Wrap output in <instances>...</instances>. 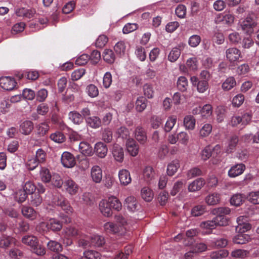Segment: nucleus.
<instances>
[{
    "label": "nucleus",
    "instance_id": "1",
    "mask_svg": "<svg viewBox=\"0 0 259 259\" xmlns=\"http://www.w3.org/2000/svg\"><path fill=\"white\" fill-rule=\"evenodd\" d=\"M22 242L29 246L32 251L38 255L45 254L46 252L44 247L40 245L38 243L37 239L36 237L32 235H26L22 238Z\"/></svg>",
    "mask_w": 259,
    "mask_h": 259
},
{
    "label": "nucleus",
    "instance_id": "2",
    "mask_svg": "<svg viewBox=\"0 0 259 259\" xmlns=\"http://www.w3.org/2000/svg\"><path fill=\"white\" fill-rule=\"evenodd\" d=\"M15 79L10 76H4L0 78V87L6 91H12L16 86Z\"/></svg>",
    "mask_w": 259,
    "mask_h": 259
},
{
    "label": "nucleus",
    "instance_id": "3",
    "mask_svg": "<svg viewBox=\"0 0 259 259\" xmlns=\"http://www.w3.org/2000/svg\"><path fill=\"white\" fill-rule=\"evenodd\" d=\"M227 60L232 64H234L241 57V52L236 48H230L226 51Z\"/></svg>",
    "mask_w": 259,
    "mask_h": 259
},
{
    "label": "nucleus",
    "instance_id": "4",
    "mask_svg": "<svg viewBox=\"0 0 259 259\" xmlns=\"http://www.w3.org/2000/svg\"><path fill=\"white\" fill-rule=\"evenodd\" d=\"M124 205L127 210L131 212H135L139 210L140 205L137 198L134 196L127 197L124 201Z\"/></svg>",
    "mask_w": 259,
    "mask_h": 259
},
{
    "label": "nucleus",
    "instance_id": "5",
    "mask_svg": "<svg viewBox=\"0 0 259 259\" xmlns=\"http://www.w3.org/2000/svg\"><path fill=\"white\" fill-rule=\"evenodd\" d=\"M257 24L255 20L250 17H247L242 22L241 28L242 30L247 34H251L253 32V28Z\"/></svg>",
    "mask_w": 259,
    "mask_h": 259
},
{
    "label": "nucleus",
    "instance_id": "6",
    "mask_svg": "<svg viewBox=\"0 0 259 259\" xmlns=\"http://www.w3.org/2000/svg\"><path fill=\"white\" fill-rule=\"evenodd\" d=\"M61 160L63 165L66 168L73 167L76 163L74 157L71 153L68 152L63 153Z\"/></svg>",
    "mask_w": 259,
    "mask_h": 259
},
{
    "label": "nucleus",
    "instance_id": "7",
    "mask_svg": "<svg viewBox=\"0 0 259 259\" xmlns=\"http://www.w3.org/2000/svg\"><path fill=\"white\" fill-rule=\"evenodd\" d=\"M90 177L94 183L97 184L101 183L103 178L102 168L97 165L92 166L90 170Z\"/></svg>",
    "mask_w": 259,
    "mask_h": 259
},
{
    "label": "nucleus",
    "instance_id": "8",
    "mask_svg": "<svg viewBox=\"0 0 259 259\" xmlns=\"http://www.w3.org/2000/svg\"><path fill=\"white\" fill-rule=\"evenodd\" d=\"M16 14L17 16L22 17L25 20H29L35 16L36 11L33 9L21 8L17 9Z\"/></svg>",
    "mask_w": 259,
    "mask_h": 259
},
{
    "label": "nucleus",
    "instance_id": "9",
    "mask_svg": "<svg viewBox=\"0 0 259 259\" xmlns=\"http://www.w3.org/2000/svg\"><path fill=\"white\" fill-rule=\"evenodd\" d=\"M64 188L67 193L71 195H75L78 190V186L72 179L68 178L64 182Z\"/></svg>",
    "mask_w": 259,
    "mask_h": 259
},
{
    "label": "nucleus",
    "instance_id": "10",
    "mask_svg": "<svg viewBox=\"0 0 259 259\" xmlns=\"http://www.w3.org/2000/svg\"><path fill=\"white\" fill-rule=\"evenodd\" d=\"M115 220L119 228H122V231L120 232L121 234H123L124 231L129 230L132 226L131 222L127 220L122 215H117L115 216Z\"/></svg>",
    "mask_w": 259,
    "mask_h": 259
},
{
    "label": "nucleus",
    "instance_id": "11",
    "mask_svg": "<svg viewBox=\"0 0 259 259\" xmlns=\"http://www.w3.org/2000/svg\"><path fill=\"white\" fill-rule=\"evenodd\" d=\"M99 208L100 212L105 217L112 216L113 212L106 199L101 200L99 203Z\"/></svg>",
    "mask_w": 259,
    "mask_h": 259
},
{
    "label": "nucleus",
    "instance_id": "12",
    "mask_svg": "<svg viewBox=\"0 0 259 259\" xmlns=\"http://www.w3.org/2000/svg\"><path fill=\"white\" fill-rule=\"evenodd\" d=\"M126 148L129 154L133 157L139 153V146L133 139H128L126 142Z\"/></svg>",
    "mask_w": 259,
    "mask_h": 259
},
{
    "label": "nucleus",
    "instance_id": "13",
    "mask_svg": "<svg viewBox=\"0 0 259 259\" xmlns=\"http://www.w3.org/2000/svg\"><path fill=\"white\" fill-rule=\"evenodd\" d=\"M135 137L141 144L146 143L147 140V134L145 129L141 126L136 127L134 132Z\"/></svg>",
    "mask_w": 259,
    "mask_h": 259
},
{
    "label": "nucleus",
    "instance_id": "14",
    "mask_svg": "<svg viewBox=\"0 0 259 259\" xmlns=\"http://www.w3.org/2000/svg\"><path fill=\"white\" fill-rule=\"evenodd\" d=\"M245 169L244 164L239 163L232 166L228 171V176L230 178H235L241 175Z\"/></svg>",
    "mask_w": 259,
    "mask_h": 259
},
{
    "label": "nucleus",
    "instance_id": "15",
    "mask_svg": "<svg viewBox=\"0 0 259 259\" xmlns=\"http://www.w3.org/2000/svg\"><path fill=\"white\" fill-rule=\"evenodd\" d=\"M112 154L115 160L121 162L124 159V151L123 148L118 144H114L112 149Z\"/></svg>",
    "mask_w": 259,
    "mask_h": 259
},
{
    "label": "nucleus",
    "instance_id": "16",
    "mask_svg": "<svg viewBox=\"0 0 259 259\" xmlns=\"http://www.w3.org/2000/svg\"><path fill=\"white\" fill-rule=\"evenodd\" d=\"M143 178L148 184H150L154 180L157 176L155 171L151 166H146L143 170Z\"/></svg>",
    "mask_w": 259,
    "mask_h": 259
},
{
    "label": "nucleus",
    "instance_id": "17",
    "mask_svg": "<svg viewBox=\"0 0 259 259\" xmlns=\"http://www.w3.org/2000/svg\"><path fill=\"white\" fill-rule=\"evenodd\" d=\"M205 184V182L203 179H197L189 184L188 191L191 192L199 191L204 186Z\"/></svg>",
    "mask_w": 259,
    "mask_h": 259
},
{
    "label": "nucleus",
    "instance_id": "18",
    "mask_svg": "<svg viewBox=\"0 0 259 259\" xmlns=\"http://www.w3.org/2000/svg\"><path fill=\"white\" fill-rule=\"evenodd\" d=\"M104 231L109 234H116L119 233L121 234L122 228H119L118 226L112 222H108L105 223L103 225Z\"/></svg>",
    "mask_w": 259,
    "mask_h": 259
},
{
    "label": "nucleus",
    "instance_id": "19",
    "mask_svg": "<svg viewBox=\"0 0 259 259\" xmlns=\"http://www.w3.org/2000/svg\"><path fill=\"white\" fill-rule=\"evenodd\" d=\"M118 177L120 184L123 186L128 185L132 181L130 172L125 169L119 171Z\"/></svg>",
    "mask_w": 259,
    "mask_h": 259
},
{
    "label": "nucleus",
    "instance_id": "20",
    "mask_svg": "<svg viewBox=\"0 0 259 259\" xmlns=\"http://www.w3.org/2000/svg\"><path fill=\"white\" fill-rule=\"evenodd\" d=\"M55 204L60 206L68 214L71 213L73 211V208L68 201L62 197L59 198L57 201L55 200Z\"/></svg>",
    "mask_w": 259,
    "mask_h": 259
},
{
    "label": "nucleus",
    "instance_id": "21",
    "mask_svg": "<svg viewBox=\"0 0 259 259\" xmlns=\"http://www.w3.org/2000/svg\"><path fill=\"white\" fill-rule=\"evenodd\" d=\"M94 150L96 154L100 158H104L108 152V148L106 145L102 142H98L95 144Z\"/></svg>",
    "mask_w": 259,
    "mask_h": 259
},
{
    "label": "nucleus",
    "instance_id": "22",
    "mask_svg": "<svg viewBox=\"0 0 259 259\" xmlns=\"http://www.w3.org/2000/svg\"><path fill=\"white\" fill-rule=\"evenodd\" d=\"M111 208L116 211H120L122 209V204L120 200L115 196H111L106 198Z\"/></svg>",
    "mask_w": 259,
    "mask_h": 259
},
{
    "label": "nucleus",
    "instance_id": "23",
    "mask_svg": "<svg viewBox=\"0 0 259 259\" xmlns=\"http://www.w3.org/2000/svg\"><path fill=\"white\" fill-rule=\"evenodd\" d=\"M183 123L186 130L193 131L195 128L196 119L192 115H186L184 118Z\"/></svg>",
    "mask_w": 259,
    "mask_h": 259
},
{
    "label": "nucleus",
    "instance_id": "24",
    "mask_svg": "<svg viewBox=\"0 0 259 259\" xmlns=\"http://www.w3.org/2000/svg\"><path fill=\"white\" fill-rule=\"evenodd\" d=\"M69 119L74 124L79 125L83 123V117L79 112L73 111L68 113Z\"/></svg>",
    "mask_w": 259,
    "mask_h": 259
},
{
    "label": "nucleus",
    "instance_id": "25",
    "mask_svg": "<svg viewBox=\"0 0 259 259\" xmlns=\"http://www.w3.org/2000/svg\"><path fill=\"white\" fill-rule=\"evenodd\" d=\"M180 166L179 160L175 159L169 162L167 166L166 173L169 176H174Z\"/></svg>",
    "mask_w": 259,
    "mask_h": 259
},
{
    "label": "nucleus",
    "instance_id": "26",
    "mask_svg": "<svg viewBox=\"0 0 259 259\" xmlns=\"http://www.w3.org/2000/svg\"><path fill=\"white\" fill-rule=\"evenodd\" d=\"M141 196L145 201L150 202L153 198V192L149 187H144L141 190Z\"/></svg>",
    "mask_w": 259,
    "mask_h": 259
},
{
    "label": "nucleus",
    "instance_id": "27",
    "mask_svg": "<svg viewBox=\"0 0 259 259\" xmlns=\"http://www.w3.org/2000/svg\"><path fill=\"white\" fill-rule=\"evenodd\" d=\"M79 150L82 154L85 156H90L93 154V149L91 145L86 142H81L79 145Z\"/></svg>",
    "mask_w": 259,
    "mask_h": 259
},
{
    "label": "nucleus",
    "instance_id": "28",
    "mask_svg": "<svg viewBox=\"0 0 259 259\" xmlns=\"http://www.w3.org/2000/svg\"><path fill=\"white\" fill-rule=\"evenodd\" d=\"M21 211L22 214L30 220H34L36 218L37 213L36 211L29 206H23Z\"/></svg>",
    "mask_w": 259,
    "mask_h": 259
},
{
    "label": "nucleus",
    "instance_id": "29",
    "mask_svg": "<svg viewBox=\"0 0 259 259\" xmlns=\"http://www.w3.org/2000/svg\"><path fill=\"white\" fill-rule=\"evenodd\" d=\"M251 237L248 234L244 233H238L233 238V242L235 244H243L249 242Z\"/></svg>",
    "mask_w": 259,
    "mask_h": 259
},
{
    "label": "nucleus",
    "instance_id": "30",
    "mask_svg": "<svg viewBox=\"0 0 259 259\" xmlns=\"http://www.w3.org/2000/svg\"><path fill=\"white\" fill-rule=\"evenodd\" d=\"M236 85V81L234 77L230 76L222 83V88L224 91H229L234 88Z\"/></svg>",
    "mask_w": 259,
    "mask_h": 259
},
{
    "label": "nucleus",
    "instance_id": "31",
    "mask_svg": "<svg viewBox=\"0 0 259 259\" xmlns=\"http://www.w3.org/2000/svg\"><path fill=\"white\" fill-rule=\"evenodd\" d=\"M212 107L210 104H205L201 107L200 116L202 119L209 118L212 114Z\"/></svg>",
    "mask_w": 259,
    "mask_h": 259
},
{
    "label": "nucleus",
    "instance_id": "32",
    "mask_svg": "<svg viewBox=\"0 0 259 259\" xmlns=\"http://www.w3.org/2000/svg\"><path fill=\"white\" fill-rule=\"evenodd\" d=\"M220 194L217 193H213L207 195L205 200L208 205H214L220 202Z\"/></svg>",
    "mask_w": 259,
    "mask_h": 259
},
{
    "label": "nucleus",
    "instance_id": "33",
    "mask_svg": "<svg viewBox=\"0 0 259 259\" xmlns=\"http://www.w3.org/2000/svg\"><path fill=\"white\" fill-rule=\"evenodd\" d=\"M33 128V123L30 121H25L20 125V131L24 135H29Z\"/></svg>",
    "mask_w": 259,
    "mask_h": 259
},
{
    "label": "nucleus",
    "instance_id": "34",
    "mask_svg": "<svg viewBox=\"0 0 259 259\" xmlns=\"http://www.w3.org/2000/svg\"><path fill=\"white\" fill-rule=\"evenodd\" d=\"M182 47H184V46L180 45L179 47L174 48L170 51L168 55V60L169 61L174 62L177 60L180 56Z\"/></svg>",
    "mask_w": 259,
    "mask_h": 259
},
{
    "label": "nucleus",
    "instance_id": "35",
    "mask_svg": "<svg viewBox=\"0 0 259 259\" xmlns=\"http://www.w3.org/2000/svg\"><path fill=\"white\" fill-rule=\"evenodd\" d=\"M186 183V180H179L175 182L170 190V194L172 196H176L182 189Z\"/></svg>",
    "mask_w": 259,
    "mask_h": 259
},
{
    "label": "nucleus",
    "instance_id": "36",
    "mask_svg": "<svg viewBox=\"0 0 259 259\" xmlns=\"http://www.w3.org/2000/svg\"><path fill=\"white\" fill-rule=\"evenodd\" d=\"M115 135L118 138H121L123 140H126V141L128 139H131L130 138V131L125 126H121L118 128L116 131Z\"/></svg>",
    "mask_w": 259,
    "mask_h": 259
},
{
    "label": "nucleus",
    "instance_id": "37",
    "mask_svg": "<svg viewBox=\"0 0 259 259\" xmlns=\"http://www.w3.org/2000/svg\"><path fill=\"white\" fill-rule=\"evenodd\" d=\"M78 246L84 248L89 247L92 246V242L91 239V236L88 235H81L78 240Z\"/></svg>",
    "mask_w": 259,
    "mask_h": 259
},
{
    "label": "nucleus",
    "instance_id": "38",
    "mask_svg": "<svg viewBox=\"0 0 259 259\" xmlns=\"http://www.w3.org/2000/svg\"><path fill=\"white\" fill-rule=\"evenodd\" d=\"M62 234L66 237H74L79 234L78 230L73 226H68L65 228L62 231Z\"/></svg>",
    "mask_w": 259,
    "mask_h": 259
},
{
    "label": "nucleus",
    "instance_id": "39",
    "mask_svg": "<svg viewBox=\"0 0 259 259\" xmlns=\"http://www.w3.org/2000/svg\"><path fill=\"white\" fill-rule=\"evenodd\" d=\"M249 252L248 250L241 249H237L233 250L231 253V256L236 258H244L247 257Z\"/></svg>",
    "mask_w": 259,
    "mask_h": 259
},
{
    "label": "nucleus",
    "instance_id": "40",
    "mask_svg": "<svg viewBox=\"0 0 259 259\" xmlns=\"http://www.w3.org/2000/svg\"><path fill=\"white\" fill-rule=\"evenodd\" d=\"M100 254L93 250H87L83 252V255L79 259H100Z\"/></svg>",
    "mask_w": 259,
    "mask_h": 259
},
{
    "label": "nucleus",
    "instance_id": "41",
    "mask_svg": "<svg viewBox=\"0 0 259 259\" xmlns=\"http://www.w3.org/2000/svg\"><path fill=\"white\" fill-rule=\"evenodd\" d=\"M245 197L243 194L237 193L233 195L230 199V203L232 205L238 206L242 204Z\"/></svg>",
    "mask_w": 259,
    "mask_h": 259
},
{
    "label": "nucleus",
    "instance_id": "42",
    "mask_svg": "<svg viewBox=\"0 0 259 259\" xmlns=\"http://www.w3.org/2000/svg\"><path fill=\"white\" fill-rule=\"evenodd\" d=\"M186 67L190 71H197L198 69V62L197 58L192 57L188 59L186 61Z\"/></svg>",
    "mask_w": 259,
    "mask_h": 259
},
{
    "label": "nucleus",
    "instance_id": "43",
    "mask_svg": "<svg viewBox=\"0 0 259 259\" xmlns=\"http://www.w3.org/2000/svg\"><path fill=\"white\" fill-rule=\"evenodd\" d=\"M177 117L175 115L169 116L165 124L164 130L165 132H169L171 131L177 122Z\"/></svg>",
    "mask_w": 259,
    "mask_h": 259
},
{
    "label": "nucleus",
    "instance_id": "44",
    "mask_svg": "<svg viewBox=\"0 0 259 259\" xmlns=\"http://www.w3.org/2000/svg\"><path fill=\"white\" fill-rule=\"evenodd\" d=\"M39 176L41 181L44 183L50 182L52 175L50 170L46 167H41L39 171Z\"/></svg>",
    "mask_w": 259,
    "mask_h": 259
},
{
    "label": "nucleus",
    "instance_id": "45",
    "mask_svg": "<svg viewBox=\"0 0 259 259\" xmlns=\"http://www.w3.org/2000/svg\"><path fill=\"white\" fill-rule=\"evenodd\" d=\"M103 57L105 61L108 63H113L115 60V56L111 50L106 49L103 53Z\"/></svg>",
    "mask_w": 259,
    "mask_h": 259
},
{
    "label": "nucleus",
    "instance_id": "46",
    "mask_svg": "<svg viewBox=\"0 0 259 259\" xmlns=\"http://www.w3.org/2000/svg\"><path fill=\"white\" fill-rule=\"evenodd\" d=\"M86 122L88 125L94 128L99 127L101 124L100 119L97 116H92L87 118L86 119Z\"/></svg>",
    "mask_w": 259,
    "mask_h": 259
},
{
    "label": "nucleus",
    "instance_id": "47",
    "mask_svg": "<svg viewBox=\"0 0 259 259\" xmlns=\"http://www.w3.org/2000/svg\"><path fill=\"white\" fill-rule=\"evenodd\" d=\"M238 142V137L236 136H232L228 142V146L226 149V152H233L235 150Z\"/></svg>",
    "mask_w": 259,
    "mask_h": 259
},
{
    "label": "nucleus",
    "instance_id": "48",
    "mask_svg": "<svg viewBox=\"0 0 259 259\" xmlns=\"http://www.w3.org/2000/svg\"><path fill=\"white\" fill-rule=\"evenodd\" d=\"M229 255V251L223 249L211 252L210 257L211 259H222L227 257Z\"/></svg>",
    "mask_w": 259,
    "mask_h": 259
},
{
    "label": "nucleus",
    "instance_id": "49",
    "mask_svg": "<svg viewBox=\"0 0 259 259\" xmlns=\"http://www.w3.org/2000/svg\"><path fill=\"white\" fill-rule=\"evenodd\" d=\"M14 241V239L10 236L2 235L0 236V247L6 248Z\"/></svg>",
    "mask_w": 259,
    "mask_h": 259
},
{
    "label": "nucleus",
    "instance_id": "50",
    "mask_svg": "<svg viewBox=\"0 0 259 259\" xmlns=\"http://www.w3.org/2000/svg\"><path fill=\"white\" fill-rule=\"evenodd\" d=\"M50 138L52 141L57 143H62L66 140L64 135L60 132H56L51 134Z\"/></svg>",
    "mask_w": 259,
    "mask_h": 259
},
{
    "label": "nucleus",
    "instance_id": "51",
    "mask_svg": "<svg viewBox=\"0 0 259 259\" xmlns=\"http://www.w3.org/2000/svg\"><path fill=\"white\" fill-rule=\"evenodd\" d=\"M14 195L16 201L22 203L26 199L28 195L23 189H19L15 192Z\"/></svg>",
    "mask_w": 259,
    "mask_h": 259
},
{
    "label": "nucleus",
    "instance_id": "52",
    "mask_svg": "<svg viewBox=\"0 0 259 259\" xmlns=\"http://www.w3.org/2000/svg\"><path fill=\"white\" fill-rule=\"evenodd\" d=\"M114 49L117 55L123 56L126 51V46L124 41H120L114 46Z\"/></svg>",
    "mask_w": 259,
    "mask_h": 259
},
{
    "label": "nucleus",
    "instance_id": "53",
    "mask_svg": "<svg viewBox=\"0 0 259 259\" xmlns=\"http://www.w3.org/2000/svg\"><path fill=\"white\" fill-rule=\"evenodd\" d=\"M147 107L146 100L142 97H139L136 102V108L137 111L141 112Z\"/></svg>",
    "mask_w": 259,
    "mask_h": 259
},
{
    "label": "nucleus",
    "instance_id": "54",
    "mask_svg": "<svg viewBox=\"0 0 259 259\" xmlns=\"http://www.w3.org/2000/svg\"><path fill=\"white\" fill-rule=\"evenodd\" d=\"M91 239L92 242V246L100 247L105 243L104 238L100 235H93L91 236Z\"/></svg>",
    "mask_w": 259,
    "mask_h": 259
},
{
    "label": "nucleus",
    "instance_id": "55",
    "mask_svg": "<svg viewBox=\"0 0 259 259\" xmlns=\"http://www.w3.org/2000/svg\"><path fill=\"white\" fill-rule=\"evenodd\" d=\"M143 92L144 95L149 99L154 97V91L153 87L151 84L146 83L143 85Z\"/></svg>",
    "mask_w": 259,
    "mask_h": 259
},
{
    "label": "nucleus",
    "instance_id": "56",
    "mask_svg": "<svg viewBox=\"0 0 259 259\" xmlns=\"http://www.w3.org/2000/svg\"><path fill=\"white\" fill-rule=\"evenodd\" d=\"M50 182L53 186L57 188H61L64 183L61 176L58 174H54L52 175Z\"/></svg>",
    "mask_w": 259,
    "mask_h": 259
},
{
    "label": "nucleus",
    "instance_id": "57",
    "mask_svg": "<svg viewBox=\"0 0 259 259\" xmlns=\"http://www.w3.org/2000/svg\"><path fill=\"white\" fill-rule=\"evenodd\" d=\"M206 211V206L203 205H198L194 206L191 210V214L194 217H198L202 215Z\"/></svg>",
    "mask_w": 259,
    "mask_h": 259
},
{
    "label": "nucleus",
    "instance_id": "58",
    "mask_svg": "<svg viewBox=\"0 0 259 259\" xmlns=\"http://www.w3.org/2000/svg\"><path fill=\"white\" fill-rule=\"evenodd\" d=\"M220 21H222L225 24L230 25L234 22V16L229 12H225L222 15V17Z\"/></svg>",
    "mask_w": 259,
    "mask_h": 259
},
{
    "label": "nucleus",
    "instance_id": "59",
    "mask_svg": "<svg viewBox=\"0 0 259 259\" xmlns=\"http://www.w3.org/2000/svg\"><path fill=\"white\" fill-rule=\"evenodd\" d=\"M212 125L210 124H204L200 130V136L201 137H206L208 136L212 131Z\"/></svg>",
    "mask_w": 259,
    "mask_h": 259
},
{
    "label": "nucleus",
    "instance_id": "60",
    "mask_svg": "<svg viewBox=\"0 0 259 259\" xmlns=\"http://www.w3.org/2000/svg\"><path fill=\"white\" fill-rule=\"evenodd\" d=\"M62 228L61 223L55 219H51L50 220L49 223V229L53 231H60Z\"/></svg>",
    "mask_w": 259,
    "mask_h": 259
},
{
    "label": "nucleus",
    "instance_id": "61",
    "mask_svg": "<svg viewBox=\"0 0 259 259\" xmlns=\"http://www.w3.org/2000/svg\"><path fill=\"white\" fill-rule=\"evenodd\" d=\"M188 80L185 76H180L177 81V87L179 90L184 92L188 87Z\"/></svg>",
    "mask_w": 259,
    "mask_h": 259
},
{
    "label": "nucleus",
    "instance_id": "62",
    "mask_svg": "<svg viewBox=\"0 0 259 259\" xmlns=\"http://www.w3.org/2000/svg\"><path fill=\"white\" fill-rule=\"evenodd\" d=\"M47 245L49 249L54 252H58L62 250V246L61 244L55 241H49Z\"/></svg>",
    "mask_w": 259,
    "mask_h": 259
},
{
    "label": "nucleus",
    "instance_id": "63",
    "mask_svg": "<svg viewBox=\"0 0 259 259\" xmlns=\"http://www.w3.org/2000/svg\"><path fill=\"white\" fill-rule=\"evenodd\" d=\"M244 101V97L241 94H237L233 98L232 104L234 107H240Z\"/></svg>",
    "mask_w": 259,
    "mask_h": 259
},
{
    "label": "nucleus",
    "instance_id": "64",
    "mask_svg": "<svg viewBox=\"0 0 259 259\" xmlns=\"http://www.w3.org/2000/svg\"><path fill=\"white\" fill-rule=\"evenodd\" d=\"M23 190L27 194H31L36 190V187L34 184L31 181H27L23 186Z\"/></svg>",
    "mask_w": 259,
    "mask_h": 259
}]
</instances>
